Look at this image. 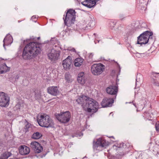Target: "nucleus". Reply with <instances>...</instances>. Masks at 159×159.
Segmentation results:
<instances>
[{
    "instance_id": "nucleus-1",
    "label": "nucleus",
    "mask_w": 159,
    "mask_h": 159,
    "mask_svg": "<svg viewBox=\"0 0 159 159\" xmlns=\"http://www.w3.org/2000/svg\"><path fill=\"white\" fill-rule=\"evenodd\" d=\"M39 45L35 42H31L24 48L22 57L24 59H31L40 52Z\"/></svg>"
},
{
    "instance_id": "nucleus-2",
    "label": "nucleus",
    "mask_w": 159,
    "mask_h": 159,
    "mask_svg": "<svg viewBox=\"0 0 159 159\" xmlns=\"http://www.w3.org/2000/svg\"><path fill=\"white\" fill-rule=\"evenodd\" d=\"M37 120L39 125L42 127H51L54 125L53 120L48 115L45 114L38 116Z\"/></svg>"
},
{
    "instance_id": "nucleus-3",
    "label": "nucleus",
    "mask_w": 159,
    "mask_h": 159,
    "mask_svg": "<svg viewBox=\"0 0 159 159\" xmlns=\"http://www.w3.org/2000/svg\"><path fill=\"white\" fill-rule=\"evenodd\" d=\"M85 105H86L85 106L84 109L89 112H95L98 108V103L94 99L88 97Z\"/></svg>"
},
{
    "instance_id": "nucleus-4",
    "label": "nucleus",
    "mask_w": 159,
    "mask_h": 159,
    "mask_svg": "<svg viewBox=\"0 0 159 159\" xmlns=\"http://www.w3.org/2000/svg\"><path fill=\"white\" fill-rule=\"evenodd\" d=\"M75 19V12L72 9L68 10L66 13L64 20V23L68 27H70L74 24Z\"/></svg>"
},
{
    "instance_id": "nucleus-5",
    "label": "nucleus",
    "mask_w": 159,
    "mask_h": 159,
    "mask_svg": "<svg viewBox=\"0 0 159 159\" xmlns=\"http://www.w3.org/2000/svg\"><path fill=\"white\" fill-rule=\"evenodd\" d=\"M153 33L147 31L141 34L138 37L137 43L142 45L147 43L152 39Z\"/></svg>"
},
{
    "instance_id": "nucleus-6",
    "label": "nucleus",
    "mask_w": 159,
    "mask_h": 159,
    "mask_svg": "<svg viewBox=\"0 0 159 159\" xmlns=\"http://www.w3.org/2000/svg\"><path fill=\"white\" fill-rule=\"evenodd\" d=\"M108 145V143L105 140L102 139V138H99L97 139L96 143L93 142V148L94 150H100L102 148L105 147Z\"/></svg>"
},
{
    "instance_id": "nucleus-7",
    "label": "nucleus",
    "mask_w": 159,
    "mask_h": 159,
    "mask_svg": "<svg viewBox=\"0 0 159 159\" xmlns=\"http://www.w3.org/2000/svg\"><path fill=\"white\" fill-rule=\"evenodd\" d=\"M56 118L59 121L65 123L69 121L70 118V114L69 111H66L58 114Z\"/></svg>"
},
{
    "instance_id": "nucleus-8",
    "label": "nucleus",
    "mask_w": 159,
    "mask_h": 159,
    "mask_svg": "<svg viewBox=\"0 0 159 159\" xmlns=\"http://www.w3.org/2000/svg\"><path fill=\"white\" fill-rule=\"evenodd\" d=\"M104 69V66L101 64H95L91 67V70L92 73L95 75L101 74Z\"/></svg>"
},
{
    "instance_id": "nucleus-9",
    "label": "nucleus",
    "mask_w": 159,
    "mask_h": 159,
    "mask_svg": "<svg viewBox=\"0 0 159 159\" xmlns=\"http://www.w3.org/2000/svg\"><path fill=\"white\" fill-rule=\"evenodd\" d=\"M9 98L3 92H0V106L6 107L9 105Z\"/></svg>"
},
{
    "instance_id": "nucleus-10",
    "label": "nucleus",
    "mask_w": 159,
    "mask_h": 159,
    "mask_svg": "<svg viewBox=\"0 0 159 159\" xmlns=\"http://www.w3.org/2000/svg\"><path fill=\"white\" fill-rule=\"evenodd\" d=\"M30 147L36 153H39L43 150L42 146L39 143L35 141L31 142Z\"/></svg>"
},
{
    "instance_id": "nucleus-11",
    "label": "nucleus",
    "mask_w": 159,
    "mask_h": 159,
    "mask_svg": "<svg viewBox=\"0 0 159 159\" xmlns=\"http://www.w3.org/2000/svg\"><path fill=\"white\" fill-rule=\"evenodd\" d=\"M59 55V52L54 49H52L50 52L48 54L49 59L51 61H55L57 60Z\"/></svg>"
},
{
    "instance_id": "nucleus-12",
    "label": "nucleus",
    "mask_w": 159,
    "mask_h": 159,
    "mask_svg": "<svg viewBox=\"0 0 159 159\" xmlns=\"http://www.w3.org/2000/svg\"><path fill=\"white\" fill-rule=\"evenodd\" d=\"M72 64V58L70 56H68L62 62L63 68L65 70L69 69Z\"/></svg>"
},
{
    "instance_id": "nucleus-13",
    "label": "nucleus",
    "mask_w": 159,
    "mask_h": 159,
    "mask_svg": "<svg viewBox=\"0 0 159 159\" xmlns=\"http://www.w3.org/2000/svg\"><path fill=\"white\" fill-rule=\"evenodd\" d=\"M114 101L113 98L110 99L105 98L103 99L101 105L103 107L111 106L112 104L114 102Z\"/></svg>"
},
{
    "instance_id": "nucleus-14",
    "label": "nucleus",
    "mask_w": 159,
    "mask_h": 159,
    "mask_svg": "<svg viewBox=\"0 0 159 159\" xmlns=\"http://www.w3.org/2000/svg\"><path fill=\"white\" fill-rule=\"evenodd\" d=\"M87 77L86 75L83 72L79 73L78 75L77 81L81 84H84L86 81Z\"/></svg>"
},
{
    "instance_id": "nucleus-15",
    "label": "nucleus",
    "mask_w": 159,
    "mask_h": 159,
    "mask_svg": "<svg viewBox=\"0 0 159 159\" xmlns=\"http://www.w3.org/2000/svg\"><path fill=\"white\" fill-rule=\"evenodd\" d=\"M88 97L87 96L84 95H82L81 96L78 98L76 100V101L78 104L81 105L82 107L84 109L85 106L86 105H85V104L86 102V101L88 100Z\"/></svg>"
},
{
    "instance_id": "nucleus-16",
    "label": "nucleus",
    "mask_w": 159,
    "mask_h": 159,
    "mask_svg": "<svg viewBox=\"0 0 159 159\" xmlns=\"http://www.w3.org/2000/svg\"><path fill=\"white\" fill-rule=\"evenodd\" d=\"M106 90L109 94L116 95L118 91V88L116 86L111 85L107 87Z\"/></svg>"
},
{
    "instance_id": "nucleus-17",
    "label": "nucleus",
    "mask_w": 159,
    "mask_h": 159,
    "mask_svg": "<svg viewBox=\"0 0 159 159\" xmlns=\"http://www.w3.org/2000/svg\"><path fill=\"white\" fill-rule=\"evenodd\" d=\"M48 92L51 95L56 96L59 93V91L57 86H51L47 89Z\"/></svg>"
},
{
    "instance_id": "nucleus-18",
    "label": "nucleus",
    "mask_w": 159,
    "mask_h": 159,
    "mask_svg": "<svg viewBox=\"0 0 159 159\" xmlns=\"http://www.w3.org/2000/svg\"><path fill=\"white\" fill-rule=\"evenodd\" d=\"M20 153L22 155L28 154L30 151V148L25 145L21 146L19 149Z\"/></svg>"
},
{
    "instance_id": "nucleus-19",
    "label": "nucleus",
    "mask_w": 159,
    "mask_h": 159,
    "mask_svg": "<svg viewBox=\"0 0 159 159\" xmlns=\"http://www.w3.org/2000/svg\"><path fill=\"white\" fill-rule=\"evenodd\" d=\"M4 44L3 46L5 48V45H7L11 44L12 42V38L10 34H7L3 41Z\"/></svg>"
},
{
    "instance_id": "nucleus-20",
    "label": "nucleus",
    "mask_w": 159,
    "mask_h": 159,
    "mask_svg": "<svg viewBox=\"0 0 159 159\" xmlns=\"http://www.w3.org/2000/svg\"><path fill=\"white\" fill-rule=\"evenodd\" d=\"M1 70L0 71V74H2L9 71L10 68L7 67L5 63H4L1 67Z\"/></svg>"
},
{
    "instance_id": "nucleus-21",
    "label": "nucleus",
    "mask_w": 159,
    "mask_h": 159,
    "mask_svg": "<svg viewBox=\"0 0 159 159\" xmlns=\"http://www.w3.org/2000/svg\"><path fill=\"white\" fill-rule=\"evenodd\" d=\"M83 59L82 58H77L74 61V65L75 66H80L83 63Z\"/></svg>"
},
{
    "instance_id": "nucleus-22",
    "label": "nucleus",
    "mask_w": 159,
    "mask_h": 159,
    "mask_svg": "<svg viewBox=\"0 0 159 159\" xmlns=\"http://www.w3.org/2000/svg\"><path fill=\"white\" fill-rule=\"evenodd\" d=\"M11 153L8 152H6L3 153L1 155V158L2 159H7L9 157L11 156Z\"/></svg>"
},
{
    "instance_id": "nucleus-23",
    "label": "nucleus",
    "mask_w": 159,
    "mask_h": 159,
    "mask_svg": "<svg viewBox=\"0 0 159 159\" xmlns=\"http://www.w3.org/2000/svg\"><path fill=\"white\" fill-rule=\"evenodd\" d=\"M143 77L140 74L138 75L136 79V86L138 84H140L142 82Z\"/></svg>"
},
{
    "instance_id": "nucleus-24",
    "label": "nucleus",
    "mask_w": 159,
    "mask_h": 159,
    "mask_svg": "<svg viewBox=\"0 0 159 159\" xmlns=\"http://www.w3.org/2000/svg\"><path fill=\"white\" fill-rule=\"evenodd\" d=\"M42 134L39 132H36L34 133L32 136V138L34 139H39L41 136Z\"/></svg>"
},
{
    "instance_id": "nucleus-25",
    "label": "nucleus",
    "mask_w": 159,
    "mask_h": 159,
    "mask_svg": "<svg viewBox=\"0 0 159 159\" xmlns=\"http://www.w3.org/2000/svg\"><path fill=\"white\" fill-rule=\"evenodd\" d=\"M65 79L68 83H70L73 81L70 75L69 74H66L65 75Z\"/></svg>"
},
{
    "instance_id": "nucleus-26",
    "label": "nucleus",
    "mask_w": 159,
    "mask_h": 159,
    "mask_svg": "<svg viewBox=\"0 0 159 159\" xmlns=\"http://www.w3.org/2000/svg\"><path fill=\"white\" fill-rule=\"evenodd\" d=\"M35 96L36 99H39L41 98V93L40 92H35Z\"/></svg>"
},
{
    "instance_id": "nucleus-27",
    "label": "nucleus",
    "mask_w": 159,
    "mask_h": 159,
    "mask_svg": "<svg viewBox=\"0 0 159 159\" xmlns=\"http://www.w3.org/2000/svg\"><path fill=\"white\" fill-rule=\"evenodd\" d=\"M30 124L28 123H27V124L25 125L24 128L26 132H27L28 131V129L29 128H30Z\"/></svg>"
},
{
    "instance_id": "nucleus-28",
    "label": "nucleus",
    "mask_w": 159,
    "mask_h": 159,
    "mask_svg": "<svg viewBox=\"0 0 159 159\" xmlns=\"http://www.w3.org/2000/svg\"><path fill=\"white\" fill-rule=\"evenodd\" d=\"M89 25L91 27H93L94 25L95 22L93 20H92V22L91 24L89 23Z\"/></svg>"
},
{
    "instance_id": "nucleus-29",
    "label": "nucleus",
    "mask_w": 159,
    "mask_h": 159,
    "mask_svg": "<svg viewBox=\"0 0 159 159\" xmlns=\"http://www.w3.org/2000/svg\"><path fill=\"white\" fill-rule=\"evenodd\" d=\"M155 128L156 130L159 132V124H156L155 125Z\"/></svg>"
},
{
    "instance_id": "nucleus-30",
    "label": "nucleus",
    "mask_w": 159,
    "mask_h": 159,
    "mask_svg": "<svg viewBox=\"0 0 159 159\" xmlns=\"http://www.w3.org/2000/svg\"><path fill=\"white\" fill-rule=\"evenodd\" d=\"M94 55L93 53H90L89 54V57L90 59H92Z\"/></svg>"
},
{
    "instance_id": "nucleus-31",
    "label": "nucleus",
    "mask_w": 159,
    "mask_h": 159,
    "mask_svg": "<svg viewBox=\"0 0 159 159\" xmlns=\"http://www.w3.org/2000/svg\"><path fill=\"white\" fill-rule=\"evenodd\" d=\"M153 80L154 81L153 84H155V85L157 86H159V83L157 82H156L155 81L154 79H153Z\"/></svg>"
},
{
    "instance_id": "nucleus-32",
    "label": "nucleus",
    "mask_w": 159,
    "mask_h": 159,
    "mask_svg": "<svg viewBox=\"0 0 159 159\" xmlns=\"http://www.w3.org/2000/svg\"><path fill=\"white\" fill-rule=\"evenodd\" d=\"M159 74V73H153L152 75H153V76L155 77H156V75L157 74Z\"/></svg>"
},
{
    "instance_id": "nucleus-33",
    "label": "nucleus",
    "mask_w": 159,
    "mask_h": 159,
    "mask_svg": "<svg viewBox=\"0 0 159 159\" xmlns=\"http://www.w3.org/2000/svg\"><path fill=\"white\" fill-rule=\"evenodd\" d=\"M69 50L70 51H72L74 52H75V49L74 48H72L71 49H69Z\"/></svg>"
},
{
    "instance_id": "nucleus-34",
    "label": "nucleus",
    "mask_w": 159,
    "mask_h": 159,
    "mask_svg": "<svg viewBox=\"0 0 159 159\" xmlns=\"http://www.w3.org/2000/svg\"><path fill=\"white\" fill-rule=\"evenodd\" d=\"M124 17V16L123 15H120V18L121 19H122Z\"/></svg>"
},
{
    "instance_id": "nucleus-35",
    "label": "nucleus",
    "mask_w": 159,
    "mask_h": 159,
    "mask_svg": "<svg viewBox=\"0 0 159 159\" xmlns=\"http://www.w3.org/2000/svg\"><path fill=\"white\" fill-rule=\"evenodd\" d=\"M118 154L120 155V156H122L124 155V153L122 152L121 154H120L119 152H118Z\"/></svg>"
},
{
    "instance_id": "nucleus-36",
    "label": "nucleus",
    "mask_w": 159,
    "mask_h": 159,
    "mask_svg": "<svg viewBox=\"0 0 159 159\" xmlns=\"http://www.w3.org/2000/svg\"><path fill=\"white\" fill-rule=\"evenodd\" d=\"M36 18V16H32V17H31V19H34V18Z\"/></svg>"
},
{
    "instance_id": "nucleus-37",
    "label": "nucleus",
    "mask_w": 159,
    "mask_h": 159,
    "mask_svg": "<svg viewBox=\"0 0 159 159\" xmlns=\"http://www.w3.org/2000/svg\"><path fill=\"white\" fill-rule=\"evenodd\" d=\"M158 11H159V6L158 7Z\"/></svg>"
},
{
    "instance_id": "nucleus-38",
    "label": "nucleus",
    "mask_w": 159,
    "mask_h": 159,
    "mask_svg": "<svg viewBox=\"0 0 159 159\" xmlns=\"http://www.w3.org/2000/svg\"><path fill=\"white\" fill-rule=\"evenodd\" d=\"M1 67H0V71L1 70Z\"/></svg>"
},
{
    "instance_id": "nucleus-39",
    "label": "nucleus",
    "mask_w": 159,
    "mask_h": 159,
    "mask_svg": "<svg viewBox=\"0 0 159 159\" xmlns=\"http://www.w3.org/2000/svg\"><path fill=\"white\" fill-rule=\"evenodd\" d=\"M134 106L136 107V105L135 104H134Z\"/></svg>"
},
{
    "instance_id": "nucleus-40",
    "label": "nucleus",
    "mask_w": 159,
    "mask_h": 159,
    "mask_svg": "<svg viewBox=\"0 0 159 159\" xmlns=\"http://www.w3.org/2000/svg\"><path fill=\"white\" fill-rule=\"evenodd\" d=\"M39 37L38 38V39H39Z\"/></svg>"
}]
</instances>
